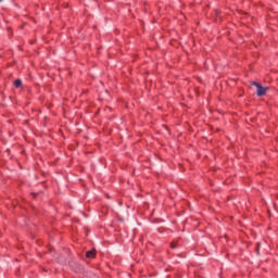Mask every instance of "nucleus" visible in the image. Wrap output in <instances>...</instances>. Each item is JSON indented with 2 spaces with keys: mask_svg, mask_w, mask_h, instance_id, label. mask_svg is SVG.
<instances>
[{
  "mask_svg": "<svg viewBox=\"0 0 278 278\" xmlns=\"http://www.w3.org/2000/svg\"><path fill=\"white\" fill-rule=\"evenodd\" d=\"M252 86H255L257 97H264V94H266V92H268V88L263 87L262 85H260V83L254 81V83H252Z\"/></svg>",
  "mask_w": 278,
  "mask_h": 278,
  "instance_id": "1",
  "label": "nucleus"
},
{
  "mask_svg": "<svg viewBox=\"0 0 278 278\" xmlns=\"http://www.w3.org/2000/svg\"><path fill=\"white\" fill-rule=\"evenodd\" d=\"M94 255H97V250H90V251H87L86 253V257L88 258H94Z\"/></svg>",
  "mask_w": 278,
  "mask_h": 278,
  "instance_id": "2",
  "label": "nucleus"
},
{
  "mask_svg": "<svg viewBox=\"0 0 278 278\" xmlns=\"http://www.w3.org/2000/svg\"><path fill=\"white\" fill-rule=\"evenodd\" d=\"M23 86V81L21 80V79H16L15 81H14V87L15 88H21Z\"/></svg>",
  "mask_w": 278,
  "mask_h": 278,
  "instance_id": "3",
  "label": "nucleus"
},
{
  "mask_svg": "<svg viewBox=\"0 0 278 278\" xmlns=\"http://www.w3.org/2000/svg\"><path fill=\"white\" fill-rule=\"evenodd\" d=\"M172 249H177V245L175 243H172Z\"/></svg>",
  "mask_w": 278,
  "mask_h": 278,
  "instance_id": "4",
  "label": "nucleus"
},
{
  "mask_svg": "<svg viewBox=\"0 0 278 278\" xmlns=\"http://www.w3.org/2000/svg\"><path fill=\"white\" fill-rule=\"evenodd\" d=\"M0 3H3V0H0Z\"/></svg>",
  "mask_w": 278,
  "mask_h": 278,
  "instance_id": "5",
  "label": "nucleus"
}]
</instances>
